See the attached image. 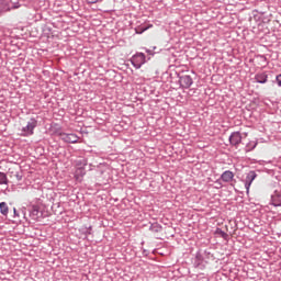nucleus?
I'll return each instance as SVG.
<instances>
[{
    "label": "nucleus",
    "mask_w": 281,
    "mask_h": 281,
    "mask_svg": "<svg viewBox=\"0 0 281 281\" xmlns=\"http://www.w3.org/2000/svg\"><path fill=\"white\" fill-rule=\"evenodd\" d=\"M38 122L35 119H31L27 121L26 125L22 127L21 135L23 137H30V135H34V128L37 126Z\"/></svg>",
    "instance_id": "obj_1"
},
{
    "label": "nucleus",
    "mask_w": 281,
    "mask_h": 281,
    "mask_svg": "<svg viewBox=\"0 0 281 281\" xmlns=\"http://www.w3.org/2000/svg\"><path fill=\"white\" fill-rule=\"evenodd\" d=\"M132 65L135 67V69H139L144 63H146V55L144 53H137L132 57Z\"/></svg>",
    "instance_id": "obj_2"
},
{
    "label": "nucleus",
    "mask_w": 281,
    "mask_h": 281,
    "mask_svg": "<svg viewBox=\"0 0 281 281\" xmlns=\"http://www.w3.org/2000/svg\"><path fill=\"white\" fill-rule=\"evenodd\" d=\"M59 137L63 142H66V144H78V135L76 134H67V133H60Z\"/></svg>",
    "instance_id": "obj_3"
},
{
    "label": "nucleus",
    "mask_w": 281,
    "mask_h": 281,
    "mask_svg": "<svg viewBox=\"0 0 281 281\" xmlns=\"http://www.w3.org/2000/svg\"><path fill=\"white\" fill-rule=\"evenodd\" d=\"M258 177V175H256V171H249L246 180H245V189L247 194H249V188H251V183H254V181L256 180V178Z\"/></svg>",
    "instance_id": "obj_4"
},
{
    "label": "nucleus",
    "mask_w": 281,
    "mask_h": 281,
    "mask_svg": "<svg viewBox=\"0 0 281 281\" xmlns=\"http://www.w3.org/2000/svg\"><path fill=\"white\" fill-rule=\"evenodd\" d=\"M192 77L189 75L181 76L179 79V83L183 89H190L192 87Z\"/></svg>",
    "instance_id": "obj_5"
},
{
    "label": "nucleus",
    "mask_w": 281,
    "mask_h": 281,
    "mask_svg": "<svg viewBox=\"0 0 281 281\" xmlns=\"http://www.w3.org/2000/svg\"><path fill=\"white\" fill-rule=\"evenodd\" d=\"M229 142L232 146H238L243 142V136L239 132H234L229 137Z\"/></svg>",
    "instance_id": "obj_6"
},
{
    "label": "nucleus",
    "mask_w": 281,
    "mask_h": 281,
    "mask_svg": "<svg viewBox=\"0 0 281 281\" xmlns=\"http://www.w3.org/2000/svg\"><path fill=\"white\" fill-rule=\"evenodd\" d=\"M221 179L224 183H232V181H234V172L226 170L222 173Z\"/></svg>",
    "instance_id": "obj_7"
},
{
    "label": "nucleus",
    "mask_w": 281,
    "mask_h": 281,
    "mask_svg": "<svg viewBox=\"0 0 281 281\" xmlns=\"http://www.w3.org/2000/svg\"><path fill=\"white\" fill-rule=\"evenodd\" d=\"M271 202H272V205H274V207H281V192L280 191L274 192V194L271 198Z\"/></svg>",
    "instance_id": "obj_8"
},
{
    "label": "nucleus",
    "mask_w": 281,
    "mask_h": 281,
    "mask_svg": "<svg viewBox=\"0 0 281 281\" xmlns=\"http://www.w3.org/2000/svg\"><path fill=\"white\" fill-rule=\"evenodd\" d=\"M86 175L85 172V168H78L76 171H75V179L76 181H82V177Z\"/></svg>",
    "instance_id": "obj_9"
},
{
    "label": "nucleus",
    "mask_w": 281,
    "mask_h": 281,
    "mask_svg": "<svg viewBox=\"0 0 281 281\" xmlns=\"http://www.w3.org/2000/svg\"><path fill=\"white\" fill-rule=\"evenodd\" d=\"M9 3H10V0H0V14L1 12H5L10 10V8L8 7Z\"/></svg>",
    "instance_id": "obj_10"
},
{
    "label": "nucleus",
    "mask_w": 281,
    "mask_h": 281,
    "mask_svg": "<svg viewBox=\"0 0 281 281\" xmlns=\"http://www.w3.org/2000/svg\"><path fill=\"white\" fill-rule=\"evenodd\" d=\"M267 75L266 74H258L256 75L255 79L257 82H259L260 85H265V82H267Z\"/></svg>",
    "instance_id": "obj_11"
},
{
    "label": "nucleus",
    "mask_w": 281,
    "mask_h": 281,
    "mask_svg": "<svg viewBox=\"0 0 281 281\" xmlns=\"http://www.w3.org/2000/svg\"><path fill=\"white\" fill-rule=\"evenodd\" d=\"M0 212L3 216H8V212H9L8 203L5 202L0 203Z\"/></svg>",
    "instance_id": "obj_12"
},
{
    "label": "nucleus",
    "mask_w": 281,
    "mask_h": 281,
    "mask_svg": "<svg viewBox=\"0 0 281 281\" xmlns=\"http://www.w3.org/2000/svg\"><path fill=\"white\" fill-rule=\"evenodd\" d=\"M150 27H153V24H149L147 27L140 26L136 29V34H144V32H146V30H150Z\"/></svg>",
    "instance_id": "obj_13"
},
{
    "label": "nucleus",
    "mask_w": 281,
    "mask_h": 281,
    "mask_svg": "<svg viewBox=\"0 0 281 281\" xmlns=\"http://www.w3.org/2000/svg\"><path fill=\"white\" fill-rule=\"evenodd\" d=\"M8 183V176L5 173L0 172V186L7 184Z\"/></svg>",
    "instance_id": "obj_14"
},
{
    "label": "nucleus",
    "mask_w": 281,
    "mask_h": 281,
    "mask_svg": "<svg viewBox=\"0 0 281 281\" xmlns=\"http://www.w3.org/2000/svg\"><path fill=\"white\" fill-rule=\"evenodd\" d=\"M216 236H221L222 238H226L227 237V233L223 232L221 228H217L215 231Z\"/></svg>",
    "instance_id": "obj_15"
},
{
    "label": "nucleus",
    "mask_w": 281,
    "mask_h": 281,
    "mask_svg": "<svg viewBox=\"0 0 281 281\" xmlns=\"http://www.w3.org/2000/svg\"><path fill=\"white\" fill-rule=\"evenodd\" d=\"M31 214H32V216L38 217V206L37 205L32 206Z\"/></svg>",
    "instance_id": "obj_16"
},
{
    "label": "nucleus",
    "mask_w": 281,
    "mask_h": 281,
    "mask_svg": "<svg viewBox=\"0 0 281 281\" xmlns=\"http://www.w3.org/2000/svg\"><path fill=\"white\" fill-rule=\"evenodd\" d=\"M277 82H278L279 87H281V75L277 76Z\"/></svg>",
    "instance_id": "obj_17"
}]
</instances>
